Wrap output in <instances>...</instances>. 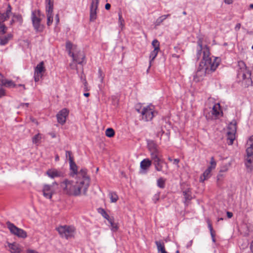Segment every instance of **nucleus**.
Here are the masks:
<instances>
[{"label": "nucleus", "instance_id": "obj_1", "mask_svg": "<svg viewBox=\"0 0 253 253\" xmlns=\"http://www.w3.org/2000/svg\"><path fill=\"white\" fill-rule=\"evenodd\" d=\"M86 169L83 168L79 171V178L76 182L68 179H65L61 182L60 187L64 193L74 196H80L82 193L86 195L90 181Z\"/></svg>", "mask_w": 253, "mask_h": 253}, {"label": "nucleus", "instance_id": "obj_2", "mask_svg": "<svg viewBox=\"0 0 253 253\" xmlns=\"http://www.w3.org/2000/svg\"><path fill=\"white\" fill-rule=\"evenodd\" d=\"M210 51L206 46L203 51V59L200 63L198 69L194 76V80L199 81L206 75L214 72L219 65L221 60L219 57H210Z\"/></svg>", "mask_w": 253, "mask_h": 253}, {"label": "nucleus", "instance_id": "obj_3", "mask_svg": "<svg viewBox=\"0 0 253 253\" xmlns=\"http://www.w3.org/2000/svg\"><path fill=\"white\" fill-rule=\"evenodd\" d=\"M237 77L244 87L252 85L251 71L247 69L245 62L242 61L238 62Z\"/></svg>", "mask_w": 253, "mask_h": 253}, {"label": "nucleus", "instance_id": "obj_4", "mask_svg": "<svg viewBox=\"0 0 253 253\" xmlns=\"http://www.w3.org/2000/svg\"><path fill=\"white\" fill-rule=\"evenodd\" d=\"M43 16L39 9H35L32 11L31 21L34 29L37 32H42L43 31V26L41 24V21L42 16Z\"/></svg>", "mask_w": 253, "mask_h": 253}, {"label": "nucleus", "instance_id": "obj_5", "mask_svg": "<svg viewBox=\"0 0 253 253\" xmlns=\"http://www.w3.org/2000/svg\"><path fill=\"white\" fill-rule=\"evenodd\" d=\"M152 158H151L153 162V164L155 166V169L158 171H162L164 173L168 169V165L165 161L161 158V156L160 155L157 156L153 154Z\"/></svg>", "mask_w": 253, "mask_h": 253}, {"label": "nucleus", "instance_id": "obj_6", "mask_svg": "<svg viewBox=\"0 0 253 253\" xmlns=\"http://www.w3.org/2000/svg\"><path fill=\"white\" fill-rule=\"evenodd\" d=\"M57 230L62 238L66 239L73 237L75 233L74 227L67 225L61 226L57 228Z\"/></svg>", "mask_w": 253, "mask_h": 253}, {"label": "nucleus", "instance_id": "obj_7", "mask_svg": "<svg viewBox=\"0 0 253 253\" xmlns=\"http://www.w3.org/2000/svg\"><path fill=\"white\" fill-rule=\"evenodd\" d=\"M6 224L11 234L19 238L24 239L27 237V233L23 229L18 228L13 223H11L10 221L6 222Z\"/></svg>", "mask_w": 253, "mask_h": 253}, {"label": "nucleus", "instance_id": "obj_8", "mask_svg": "<svg viewBox=\"0 0 253 253\" xmlns=\"http://www.w3.org/2000/svg\"><path fill=\"white\" fill-rule=\"evenodd\" d=\"M228 129L229 130L227 132V143L229 145H231L235 139V133L237 129L236 122H231L229 125Z\"/></svg>", "mask_w": 253, "mask_h": 253}, {"label": "nucleus", "instance_id": "obj_9", "mask_svg": "<svg viewBox=\"0 0 253 253\" xmlns=\"http://www.w3.org/2000/svg\"><path fill=\"white\" fill-rule=\"evenodd\" d=\"M154 106L153 105H148L143 107L141 112L142 116V120L148 122L151 121L154 117Z\"/></svg>", "mask_w": 253, "mask_h": 253}, {"label": "nucleus", "instance_id": "obj_10", "mask_svg": "<svg viewBox=\"0 0 253 253\" xmlns=\"http://www.w3.org/2000/svg\"><path fill=\"white\" fill-rule=\"evenodd\" d=\"M99 0H92L90 6L89 20L91 22H94L96 18V10L98 6Z\"/></svg>", "mask_w": 253, "mask_h": 253}, {"label": "nucleus", "instance_id": "obj_11", "mask_svg": "<svg viewBox=\"0 0 253 253\" xmlns=\"http://www.w3.org/2000/svg\"><path fill=\"white\" fill-rule=\"evenodd\" d=\"M68 115L69 111L67 109L64 108L62 109L56 115L58 122L61 125L64 124Z\"/></svg>", "mask_w": 253, "mask_h": 253}, {"label": "nucleus", "instance_id": "obj_12", "mask_svg": "<svg viewBox=\"0 0 253 253\" xmlns=\"http://www.w3.org/2000/svg\"><path fill=\"white\" fill-rule=\"evenodd\" d=\"M42 191L43 195L45 198L49 199L52 198V195L54 193L52 185L49 184L43 185Z\"/></svg>", "mask_w": 253, "mask_h": 253}, {"label": "nucleus", "instance_id": "obj_13", "mask_svg": "<svg viewBox=\"0 0 253 253\" xmlns=\"http://www.w3.org/2000/svg\"><path fill=\"white\" fill-rule=\"evenodd\" d=\"M70 56H72L73 60L79 64L83 65L85 63V62H84L85 56L83 51H79L77 54L72 53Z\"/></svg>", "mask_w": 253, "mask_h": 253}, {"label": "nucleus", "instance_id": "obj_14", "mask_svg": "<svg viewBox=\"0 0 253 253\" xmlns=\"http://www.w3.org/2000/svg\"><path fill=\"white\" fill-rule=\"evenodd\" d=\"M203 38H199L197 41V52L196 55V58L197 60H199L202 54L203 55V51L204 48L208 46L207 45H205L204 47H203Z\"/></svg>", "mask_w": 253, "mask_h": 253}, {"label": "nucleus", "instance_id": "obj_15", "mask_svg": "<svg viewBox=\"0 0 253 253\" xmlns=\"http://www.w3.org/2000/svg\"><path fill=\"white\" fill-rule=\"evenodd\" d=\"M152 161H151L149 159H144L140 163V172L141 173H146L149 168L152 165Z\"/></svg>", "mask_w": 253, "mask_h": 253}, {"label": "nucleus", "instance_id": "obj_16", "mask_svg": "<svg viewBox=\"0 0 253 253\" xmlns=\"http://www.w3.org/2000/svg\"><path fill=\"white\" fill-rule=\"evenodd\" d=\"M46 174L51 178H54L55 177H64V173L61 171L55 169H49L46 172Z\"/></svg>", "mask_w": 253, "mask_h": 253}, {"label": "nucleus", "instance_id": "obj_17", "mask_svg": "<svg viewBox=\"0 0 253 253\" xmlns=\"http://www.w3.org/2000/svg\"><path fill=\"white\" fill-rule=\"evenodd\" d=\"M70 169L71 171L70 175L74 177L75 175H77V178H79V173L78 171V166L74 161V159L70 158Z\"/></svg>", "mask_w": 253, "mask_h": 253}, {"label": "nucleus", "instance_id": "obj_18", "mask_svg": "<svg viewBox=\"0 0 253 253\" xmlns=\"http://www.w3.org/2000/svg\"><path fill=\"white\" fill-rule=\"evenodd\" d=\"M13 38V35L11 33H8L6 35H0V45L3 46L7 44L8 42Z\"/></svg>", "mask_w": 253, "mask_h": 253}, {"label": "nucleus", "instance_id": "obj_19", "mask_svg": "<svg viewBox=\"0 0 253 253\" xmlns=\"http://www.w3.org/2000/svg\"><path fill=\"white\" fill-rule=\"evenodd\" d=\"M247 144L249 145L246 149L247 157H253V135L251 136L247 142Z\"/></svg>", "mask_w": 253, "mask_h": 253}, {"label": "nucleus", "instance_id": "obj_20", "mask_svg": "<svg viewBox=\"0 0 253 253\" xmlns=\"http://www.w3.org/2000/svg\"><path fill=\"white\" fill-rule=\"evenodd\" d=\"M8 247L9 251L11 253H19L21 252V249L19 248V245L15 243H8Z\"/></svg>", "mask_w": 253, "mask_h": 253}, {"label": "nucleus", "instance_id": "obj_21", "mask_svg": "<svg viewBox=\"0 0 253 253\" xmlns=\"http://www.w3.org/2000/svg\"><path fill=\"white\" fill-rule=\"evenodd\" d=\"M149 149L150 152L151 158H152L153 154H155L157 156L160 155L159 150L157 148L156 145L154 143L149 144Z\"/></svg>", "mask_w": 253, "mask_h": 253}, {"label": "nucleus", "instance_id": "obj_22", "mask_svg": "<svg viewBox=\"0 0 253 253\" xmlns=\"http://www.w3.org/2000/svg\"><path fill=\"white\" fill-rule=\"evenodd\" d=\"M53 0H45L46 12H53Z\"/></svg>", "mask_w": 253, "mask_h": 253}, {"label": "nucleus", "instance_id": "obj_23", "mask_svg": "<svg viewBox=\"0 0 253 253\" xmlns=\"http://www.w3.org/2000/svg\"><path fill=\"white\" fill-rule=\"evenodd\" d=\"M45 70L44 67V62L43 61L41 62L38 64L35 69V72L37 74H42V72Z\"/></svg>", "mask_w": 253, "mask_h": 253}, {"label": "nucleus", "instance_id": "obj_24", "mask_svg": "<svg viewBox=\"0 0 253 253\" xmlns=\"http://www.w3.org/2000/svg\"><path fill=\"white\" fill-rule=\"evenodd\" d=\"M253 157H247V158L245 159V164L246 168L251 170L253 169Z\"/></svg>", "mask_w": 253, "mask_h": 253}, {"label": "nucleus", "instance_id": "obj_25", "mask_svg": "<svg viewBox=\"0 0 253 253\" xmlns=\"http://www.w3.org/2000/svg\"><path fill=\"white\" fill-rule=\"evenodd\" d=\"M183 195L185 199V204L187 202H189L192 198L191 195V192L189 189L183 191Z\"/></svg>", "mask_w": 253, "mask_h": 253}, {"label": "nucleus", "instance_id": "obj_26", "mask_svg": "<svg viewBox=\"0 0 253 253\" xmlns=\"http://www.w3.org/2000/svg\"><path fill=\"white\" fill-rule=\"evenodd\" d=\"M3 84H1L0 85L5 86L6 87H17V85L11 80H7L4 79L3 81Z\"/></svg>", "mask_w": 253, "mask_h": 253}, {"label": "nucleus", "instance_id": "obj_27", "mask_svg": "<svg viewBox=\"0 0 253 253\" xmlns=\"http://www.w3.org/2000/svg\"><path fill=\"white\" fill-rule=\"evenodd\" d=\"M160 50H155L154 49L153 51H152L150 54L149 58V68H150L152 64V62L155 59V58L156 57V56L158 55V52Z\"/></svg>", "mask_w": 253, "mask_h": 253}, {"label": "nucleus", "instance_id": "obj_28", "mask_svg": "<svg viewBox=\"0 0 253 253\" xmlns=\"http://www.w3.org/2000/svg\"><path fill=\"white\" fill-rule=\"evenodd\" d=\"M220 111V106L219 103L215 104L212 107V114L215 116H219Z\"/></svg>", "mask_w": 253, "mask_h": 253}, {"label": "nucleus", "instance_id": "obj_29", "mask_svg": "<svg viewBox=\"0 0 253 253\" xmlns=\"http://www.w3.org/2000/svg\"><path fill=\"white\" fill-rule=\"evenodd\" d=\"M211 176V172L209 171V170H206L202 175L200 177V181L204 182L205 180H207Z\"/></svg>", "mask_w": 253, "mask_h": 253}, {"label": "nucleus", "instance_id": "obj_30", "mask_svg": "<svg viewBox=\"0 0 253 253\" xmlns=\"http://www.w3.org/2000/svg\"><path fill=\"white\" fill-rule=\"evenodd\" d=\"M155 244L157 246L158 252H161V253H164L166 252L165 245L164 243H162L161 241H156Z\"/></svg>", "mask_w": 253, "mask_h": 253}, {"label": "nucleus", "instance_id": "obj_31", "mask_svg": "<svg viewBox=\"0 0 253 253\" xmlns=\"http://www.w3.org/2000/svg\"><path fill=\"white\" fill-rule=\"evenodd\" d=\"M170 14H167V15H164L160 17H159L156 20L155 24V26H159L161 25V24L168 17L170 16Z\"/></svg>", "mask_w": 253, "mask_h": 253}, {"label": "nucleus", "instance_id": "obj_32", "mask_svg": "<svg viewBox=\"0 0 253 253\" xmlns=\"http://www.w3.org/2000/svg\"><path fill=\"white\" fill-rule=\"evenodd\" d=\"M166 181V179L163 177L159 178L157 181V186L160 188H164L165 187Z\"/></svg>", "mask_w": 253, "mask_h": 253}, {"label": "nucleus", "instance_id": "obj_33", "mask_svg": "<svg viewBox=\"0 0 253 253\" xmlns=\"http://www.w3.org/2000/svg\"><path fill=\"white\" fill-rule=\"evenodd\" d=\"M109 196L110 198V200L112 203L116 202L119 198L117 194L114 192H110L109 194Z\"/></svg>", "mask_w": 253, "mask_h": 253}, {"label": "nucleus", "instance_id": "obj_34", "mask_svg": "<svg viewBox=\"0 0 253 253\" xmlns=\"http://www.w3.org/2000/svg\"><path fill=\"white\" fill-rule=\"evenodd\" d=\"M12 7L10 4H8L5 12L3 13V16L4 18L9 19L10 17V14L11 13Z\"/></svg>", "mask_w": 253, "mask_h": 253}, {"label": "nucleus", "instance_id": "obj_35", "mask_svg": "<svg viewBox=\"0 0 253 253\" xmlns=\"http://www.w3.org/2000/svg\"><path fill=\"white\" fill-rule=\"evenodd\" d=\"M13 18L15 19V21H17L21 25L23 23V18L21 14H16L15 13L12 14Z\"/></svg>", "mask_w": 253, "mask_h": 253}, {"label": "nucleus", "instance_id": "obj_36", "mask_svg": "<svg viewBox=\"0 0 253 253\" xmlns=\"http://www.w3.org/2000/svg\"><path fill=\"white\" fill-rule=\"evenodd\" d=\"M47 16V25L50 26L53 22L52 12H46Z\"/></svg>", "mask_w": 253, "mask_h": 253}, {"label": "nucleus", "instance_id": "obj_37", "mask_svg": "<svg viewBox=\"0 0 253 253\" xmlns=\"http://www.w3.org/2000/svg\"><path fill=\"white\" fill-rule=\"evenodd\" d=\"M73 46V44L70 41H67L66 42V49L68 50V54L70 56L71 55L72 53H73L72 52V48Z\"/></svg>", "mask_w": 253, "mask_h": 253}, {"label": "nucleus", "instance_id": "obj_38", "mask_svg": "<svg viewBox=\"0 0 253 253\" xmlns=\"http://www.w3.org/2000/svg\"><path fill=\"white\" fill-rule=\"evenodd\" d=\"M105 134L109 137H112L115 135V131L112 128H108L105 131Z\"/></svg>", "mask_w": 253, "mask_h": 253}, {"label": "nucleus", "instance_id": "obj_39", "mask_svg": "<svg viewBox=\"0 0 253 253\" xmlns=\"http://www.w3.org/2000/svg\"><path fill=\"white\" fill-rule=\"evenodd\" d=\"M41 139L42 137L41 134L40 133H38L33 137L32 142L34 144H38L40 143Z\"/></svg>", "mask_w": 253, "mask_h": 253}, {"label": "nucleus", "instance_id": "obj_40", "mask_svg": "<svg viewBox=\"0 0 253 253\" xmlns=\"http://www.w3.org/2000/svg\"><path fill=\"white\" fill-rule=\"evenodd\" d=\"M152 45L155 50H160V42L157 39H154L152 42Z\"/></svg>", "mask_w": 253, "mask_h": 253}, {"label": "nucleus", "instance_id": "obj_41", "mask_svg": "<svg viewBox=\"0 0 253 253\" xmlns=\"http://www.w3.org/2000/svg\"><path fill=\"white\" fill-rule=\"evenodd\" d=\"M7 30V27L2 23L0 22V35L6 34Z\"/></svg>", "mask_w": 253, "mask_h": 253}, {"label": "nucleus", "instance_id": "obj_42", "mask_svg": "<svg viewBox=\"0 0 253 253\" xmlns=\"http://www.w3.org/2000/svg\"><path fill=\"white\" fill-rule=\"evenodd\" d=\"M118 16H119V24L120 25V26L122 28L124 26V23L125 21L122 17V12L120 11L118 13Z\"/></svg>", "mask_w": 253, "mask_h": 253}, {"label": "nucleus", "instance_id": "obj_43", "mask_svg": "<svg viewBox=\"0 0 253 253\" xmlns=\"http://www.w3.org/2000/svg\"><path fill=\"white\" fill-rule=\"evenodd\" d=\"M98 212L102 215V216L105 219L109 218V215L106 212V211L102 208H99L98 210Z\"/></svg>", "mask_w": 253, "mask_h": 253}, {"label": "nucleus", "instance_id": "obj_44", "mask_svg": "<svg viewBox=\"0 0 253 253\" xmlns=\"http://www.w3.org/2000/svg\"><path fill=\"white\" fill-rule=\"evenodd\" d=\"M160 194L161 192H158L153 196L152 200L155 204H156L157 202L159 201Z\"/></svg>", "mask_w": 253, "mask_h": 253}, {"label": "nucleus", "instance_id": "obj_45", "mask_svg": "<svg viewBox=\"0 0 253 253\" xmlns=\"http://www.w3.org/2000/svg\"><path fill=\"white\" fill-rule=\"evenodd\" d=\"M104 77V75L102 70L101 69V68H99L98 69V78L100 79V81L101 83H102L103 82Z\"/></svg>", "mask_w": 253, "mask_h": 253}, {"label": "nucleus", "instance_id": "obj_46", "mask_svg": "<svg viewBox=\"0 0 253 253\" xmlns=\"http://www.w3.org/2000/svg\"><path fill=\"white\" fill-rule=\"evenodd\" d=\"M42 77V74H37L34 72V80L36 82H38L39 81L40 78Z\"/></svg>", "mask_w": 253, "mask_h": 253}, {"label": "nucleus", "instance_id": "obj_47", "mask_svg": "<svg viewBox=\"0 0 253 253\" xmlns=\"http://www.w3.org/2000/svg\"><path fill=\"white\" fill-rule=\"evenodd\" d=\"M210 164H211V167L215 168V167L216 165V163L215 161L214 160L213 157H212L211 158Z\"/></svg>", "mask_w": 253, "mask_h": 253}, {"label": "nucleus", "instance_id": "obj_48", "mask_svg": "<svg viewBox=\"0 0 253 253\" xmlns=\"http://www.w3.org/2000/svg\"><path fill=\"white\" fill-rule=\"evenodd\" d=\"M210 234H211V238H212V242L213 243H215V241H216V240H215V231L214 230L212 231L211 232V231L210 232Z\"/></svg>", "mask_w": 253, "mask_h": 253}, {"label": "nucleus", "instance_id": "obj_49", "mask_svg": "<svg viewBox=\"0 0 253 253\" xmlns=\"http://www.w3.org/2000/svg\"><path fill=\"white\" fill-rule=\"evenodd\" d=\"M66 157L69 158V161H70V158H71L72 159H73V157L72 156V152L70 151H66Z\"/></svg>", "mask_w": 253, "mask_h": 253}, {"label": "nucleus", "instance_id": "obj_50", "mask_svg": "<svg viewBox=\"0 0 253 253\" xmlns=\"http://www.w3.org/2000/svg\"><path fill=\"white\" fill-rule=\"evenodd\" d=\"M207 223H208V228H209L210 232L213 231L211 223V221L209 219L207 220Z\"/></svg>", "mask_w": 253, "mask_h": 253}, {"label": "nucleus", "instance_id": "obj_51", "mask_svg": "<svg viewBox=\"0 0 253 253\" xmlns=\"http://www.w3.org/2000/svg\"><path fill=\"white\" fill-rule=\"evenodd\" d=\"M83 83H84V89L85 91H87L88 90V88H87V83L86 81V80L84 79L83 80Z\"/></svg>", "mask_w": 253, "mask_h": 253}, {"label": "nucleus", "instance_id": "obj_52", "mask_svg": "<svg viewBox=\"0 0 253 253\" xmlns=\"http://www.w3.org/2000/svg\"><path fill=\"white\" fill-rule=\"evenodd\" d=\"M5 90L2 88H0V98L5 95Z\"/></svg>", "mask_w": 253, "mask_h": 253}, {"label": "nucleus", "instance_id": "obj_53", "mask_svg": "<svg viewBox=\"0 0 253 253\" xmlns=\"http://www.w3.org/2000/svg\"><path fill=\"white\" fill-rule=\"evenodd\" d=\"M179 161H180L179 159H174L173 160V164L174 165H177V167H179L178 163H179Z\"/></svg>", "mask_w": 253, "mask_h": 253}, {"label": "nucleus", "instance_id": "obj_54", "mask_svg": "<svg viewBox=\"0 0 253 253\" xmlns=\"http://www.w3.org/2000/svg\"><path fill=\"white\" fill-rule=\"evenodd\" d=\"M55 21H56V25H57L59 23V14H57L55 15Z\"/></svg>", "mask_w": 253, "mask_h": 253}, {"label": "nucleus", "instance_id": "obj_55", "mask_svg": "<svg viewBox=\"0 0 253 253\" xmlns=\"http://www.w3.org/2000/svg\"><path fill=\"white\" fill-rule=\"evenodd\" d=\"M7 20V18L5 19V18H4V17L3 16V13H0V20H1L2 22H3L6 21Z\"/></svg>", "mask_w": 253, "mask_h": 253}, {"label": "nucleus", "instance_id": "obj_56", "mask_svg": "<svg viewBox=\"0 0 253 253\" xmlns=\"http://www.w3.org/2000/svg\"><path fill=\"white\" fill-rule=\"evenodd\" d=\"M112 228V229L114 230V231H116L117 230L118 227L117 226V225L114 222V224H113L112 225H111Z\"/></svg>", "mask_w": 253, "mask_h": 253}, {"label": "nucleus", "instance_id": "obj_57", "mask_svg": "<svg viewBox=\"0 0 253 253\" xmlns=\"http://www.w3.org/2000/svg\"><path fill=\"white\" fill-rule=\"evenodd\" d=\"M110 223V224H111V225H112L113 224H114V220H113V218H111L110 216H109V218H108V219H106Z\"/></svg>", "mask_w": 253, "mask_h": 253}, {"label": "nucleus", "instance_id": "obj_58", "mask_svg": "<svg viewBox=\"0 0 253 253\" xmlns=\"http://www.w3.org/2000/svg\"><path fill=\"white\" fill-rule=\"evenodd\" d=\"M3 76L0 73V85L3 84V81L4 80Z\"/></svg>", "mask_w": 253, "mask_h": 253}, {"label": "nucleus", "instance_id": "obj_59", "mask_svg": "<svg viewBox=\"0 0 253 253\" xmlns=\"http://www.w3.org/2000/svg\"><path fill=\"white\" fill-rule=\"evenodd\" d=\"M241 28V24L237 23L235 27V29L236 31H239Z\"/></svg>", "mask_w": 253, "mask_h": 253}, {"label": "nucleus", "instance_id": "obj_60", "mask_svg": "<svg viewBox=\"0 0 253 253\" xmlns=\"http://www.w3.org/2000/svg\"><path fill=\"white\" fill-rule=\"evenodd\" d=\"M227 216L228 218H230L233 216V213L230 211H227Z\"/></svg>", "mask_w": 253, "mask_h": 253}, {"label": "nucleus", "instance_id": "obj_61", "mask_svg": "<svg viewBox=\"0 0 253 253\" xmlns=\"http://www.w3.org/2000/svg\"><path fill=\"white\" fill-rule=\"evenodd\" d=\"M110 7L111 4L108 3H106L105 5V8L106 10H109L110 9Z\"/></svg>", "mask_w": 253, "mask_h": 253}, {"label": "nucleus", "instance_id": "obj_62", "mask_svg": "<svg viewBox=\"0 0 253 253\" xmlns=\"http://www.w3.org/2000/svg\"><path fill=\"white\" fill-rule=\"evenodd\" d=\"M29 104L28 103H21L20 106L21 107H28L29 106Z\"/></svg>", "mask_w": 253, "mask_h": 253}, {"label": "nucleus", "instance_id": "obj_63", "mask_svg": "<svg viewBox=\"0 0 253 253\" xmlns=\"http://www.w3.org/2000/svg\"><path fill=\"white\" fill-rule=\"evenodd\" d=\"M27 253H39L38 252L33 250H28L27 251Z\"/></svg>", "mask_w": 253, "mask_h": 253}, {"label": "nucleus", "instance_id": "obj_64", "mask_svg": "<svg viewBox=\"0 0 253 253\" xmlns=\"http://www.w3.org/2000/svg\"><path fill=\"white\" fill-rule=\"evenodd\" d=\"M192 240L190 241L186 246L187 248H189L190 247H191L192 245Z\"/></svg>", "mask_w": 253, "mask_h": 253}]
</instances>
